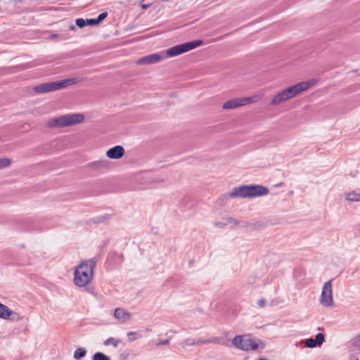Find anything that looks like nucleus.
<instances>
[{
  "label": "nucleus",
  "instance_id": "4",
  "mask_svg": "<svg viewBox=\"0 0 360 360\" xmlns=\"http://www.w3.org/2000/svg\"><path fill=\"white\" fill-rule=\"evenodd\" d=\"M268 193V188L264 186L243 185L233 188L228 195L230 198H255Z\"/></svg>",
  "mask_w": 360,
  "mask_h": 360
},
{
  "label": "nucleus",
  "instance_id": "15",
  "mask_svg": "<svg viewBox=\"0 0 360 360\" xmlns=\"http://www.w3.org/2000/svg\"><path fill=\"white\" fill-rule=\"evenodd\" d=\"M350 352H357L360 354V335L354 338Z\"/></svg>",
  "mask_w": 360,
  "mask_h": 360
},
{
  "label": "nucleus",
  "instance_id": "9",
  "mask_svg": "<svg viewBox=\"0 0 360 360\" xmlns=\"http://www.w3.org/2000/svg\"><path fill=\"white\" fill-rule=\"evenodd\" d=\"M124 155V149L121 146H116L108 149L106 155L110 159H120Z\"/></svg>",
  "mask_w": 360,
  "mask_h": 360
},
{
  "label": "nucleus",
  "instance_id": "7",
  "mask_svg": "<svg viewBox=\"0 0 360 360\" xmlns=\"http://www.w3.org/2000/svg\"><path fill=\"white\" fill-rule=\"evenodd\" d=\"M232 344L236 348L244 351H255L259 348V345H262L260 341L257 342L254 339L246 338L244 335H236L233 339Z\"/></svg>",
  "mask_w": 360,
  "mask_h": 360
},
{
  "label": "nucleus",
  "instance_id": "5",
  "mask_svg": "<svg viewBox=\"0 0 360 360\" xmlns=\"http://www.w3.org/2000/svg\"><path fill=\"white\" fill-rule=\"evenodd\" d=\"M79 82L76 77L68 78L60 81L47 82L36 86L34 90L36 93L42 94L57 91L68 86L75 84Z\"/></svg>",
  "mask_w": 360,
  "mask_h": 360
},
{
  "label": "nucleus",
  "instance_id": "3",
  "mask_svg": "<svg viewBox=\"0 0 360 360\" xmlns=\"http://www.w3.org/2000/svg\"><path fill=\"white\" fill-rule=\"evenodd\" d=\"M96 261L91 259L82 262L74 272V283L77 287H85L91 281Z\"/></svg>",
  "mask_w": 360,
  "mask_h": 360
},
{
  "label": "nucleus",
  "instance_id": "27",
  "mask_svg": "<svg viewBox=\"0 0 360 360\" xmlns=\"http://www.w3.org/2000/svg\"><path fill=\"white\" fill-rule=\"evenodd\" d=\"M98 22L96 19H87L86 20V25H98Z\"/></svg>",
  "mask_w": 360,
  "mask_h": 360
},
{
  "label": "nucleus",
  "instance_id": "32",
  "mask_svg": "<svg viewBox=\"0 0 360 360\" xmlns=\"http://www.w3.org/2000/svg\"><path fill=\"white\" fill-rule=\"evenodd\" d=\"M169 343V340H165L164 341H160L157 345H168Z\"/></svg>",
  "mask_w": 360,
  "mask_h": 360
},
{
  "label": "nucleus",
  "instance_id": "26",
  "mask_svg": "<svg viewBox=\"0 0 360 360\" xmlns=\"http://www.w3.org/2000/svg\"><path fill=\"white\" fill-rule=\"evenodd\" d=\"M226 222H227L228 224H233V226H236V225H238V221L236 219L232 218V217H229V218H227V219H226Z\"/></svg>",
  "mask_w": 360,
  "mask_h": 360
},
{
  "label": "nucleus",
  "instance_id": "31",
  "mask_svg": "<svg viewBox=\"0 0 360 360\" xmlns=\"http://www.w3.org/2000/svg\"><path fill=\"white\" fill-rule=\"evenodd\" d=\"M226 223L224 222H221V221H219V222H216L215 223V225L218 227H220V228H223L226 226Z\"/></svg>",
  "mask_w": 360,
  "mask_h": 360
},
{
  "label": "nucleus",
  "instance_id": "22",
  "mask_svg": "<svg viewBox=\"0 0 360 360\" xmlns=\"http://www.w3.org/2000/svg\"><path fill=\"white\" fill-rule=\"evenodd\" d=\"M195 345V341H194L191 339H186L181 343V345L185 349H186L187 346H191V345Z\"/></svg>",
  "mask_w": 360,
  "mask_h": 360
},
{
  "label": "nucleus",
  "instance_id": "2",
  "mask_svg": "<svg viewBox=\"0 0 360 360\" xmlns=\"http://www.w3.org/2000/svg\"><path fill=\"white\" fill-rule=\"evenodd\" d=\"M316 83V79H311L307 82H300L295 85L291 86L276 94L271 99L270 104L271 105H278L296 96L297 95L308 90Z\"/></svg>",
  "mask_w": 360,
  "mask_h": 360
},
{
  "label": "nucleus",
  "instance_id": "17",
  "mask_svg": "<svg viewBox=\"0 0 360 360\" xmlns=\"http://www.w3.org/2000/svg\"><path fill=\"white\" fill-rule=\"evenodd\" d=\"M121 342V340L119 339H115L114 338H109L104 342L105 346H108L112 345L114 347H117L118 344Z\"/></svg>",
  "mask_w": 360,
  "mask_h": 360
},
{
  "label": "nucleus",
  "instance_id": "28",
  "mask_svg": "<svg viewBox=\"0 0 360 360\" xmlns=\"http://www.w3.org/2000/svg\"><path fill=\"white\" fill-rule=\"evenodd\" d=\"M210 342H214V341H212L210 340H202L200 339L198 341L195 342V345H200V344H207Z\"/></svg>",
  "mask_w": 360,
  "mask_h": 360
},
{
  "label": "nucleus",
  "instance_id": "21",
  "mask_svg": "<svg viewBox=\"0 0 360 360\" xmlns=\"http://www.w3.org/2000/svg\"><path fill=\"white\" fill-rule=\"evenodd\" d=\"M305 346L309 348H314L317 346L314 339L308 338L305 340Z\"/></svg>",
  "mask_w": 360,
  "mask_h": 360
},
{
  "label": "nucleus",
  "instance_id": "6",
  "mask_svg": "<svg viewBox=\"0 0 360 360\" xmlns=\"http://www.w3.org/2000/svg\"><path fill=\"white\" fill-rule=\"evenodd\" d=\"M82 114L65 115L55 117L47 122L46 126L50 128L64 127L81 123L84 120Z\"/></svg>",
  "mask_w": 360,
  "mask_h": 360
},
{
  "label": "nucleus",
  "instance_id": "1",
  "mask_svg": "<svg viewBox=\"0 0 360 360\" xmlns=\"http://www.w3.org/2000/svg\"><path fill=\"white\" fill-rule=\"evenodd\" d=\"M202 44L203 41L202 40L191 41L168 49L166 51V56L161 53L148 55V64L156 63L167 57L176 56L183 53L193 50Z\"/></svg>",
  "mask_w": 360,
  "mask_h": 360
},
{
  "label": "nucleus",
  "instance_id": "11",
  "mask_svg": "<svg viewBox=\"0 0 360 360\" xmlns=\"http://www.w3.org/2000/svg\"><path fill=\"white\" fill-rule=\"evenodd\" d=\"M114 316L116 319L122 321V322L129 320L131 318V314L129 313L120 308L115 309Z\"/></svg>",
  "mask_w": 360,
  "mask_h": 360
},
{
  "label": "nucleus",
  "instance_id": "13",
  "mask_svg": "<svg viewBox=\"0 0 360 360\" xmlns=\"http://www.w3.org/2000/svg\"><path fill=\"white\" fill-rule=\"evenodd\" d=\"M346 200L351 202H359L360 201V190L356 189L348 193L346 195Z\"/></svg>",
  "mask_w": 360,
  "mask_h": 360
},
{
  "label": "nucleus",
  "instance_id": "23",
  "mask_svg": "<svg viewBox=\"0 0 360 360\" xmlns=\"http://www.w3.org/2000/svg\"><path fill=\"white\" fill-rule=\"evenodd\" d=\"M75 22L80 28L84 27L86 25V20L85 21L83 18H77Z\"/></svg>",
  "mask_w": 360,
  "mask_h": 360
},
{
  "label": "nucleus",
  "instance_id": "19",
  "mask_svg": "<svg viewBox=\"0 0 360 360\" xmlns=\"http://www.w3.org/2000/svg\"><path fill=\"white\" fill-rule=\"evenodd\" d=\"M11 163V160L9 158H0V169L8 167Z\"/></svg>",
  "mask_w": 360,
  "mask_h": 360
},
{
  "label": "nucleus",
  "instance_id": "29",
  "mask_svg": "<svg viewBox=\"0 0 360 360\" xmlns=\"http://www.w3.org/2000/svg\"><path fill=\"white\" fill-rule=\"evenodd\" d=\"M266 302V301L264 298H262L258 301L257 304L259 307H263L265 306Z\"/></svg>",
  "mask_w": 360,
  "mask_h": 360
},
{
  "label": "nucleus",
  "instance_id": "8",
  "mask_svg": "<svg viewBox=\"0 0 360 360\" xmlns=\"http://www.w3.org/2000/svg\"><path fill=\"white\" fill-rule=\"evenodd\" d=\"M320 304L326 307H330L333 305L331 281L326 282L323 286Z\"/></svg>",
  "mask_w": 360,
  "mask_h": 360
},
{
  "label": "nucleus",
  "instance_id": "33",
  "mask_svg": "<svg viewBox=\"0 0 360 360\" xmlns=\"http://www.w3.org/2000/svg\"><path fill=\"white\" fill-rule=\"evenodd\" d=\"M94 164L96 165H98V166H101V165H103V163L100 162H94Z\"/></svg>",
  "mask_w": 360,
  "mask_h": 360
},
{
  "label": "nucleus",
  "instance_id": "12",
  "mask_svg": "<svg viewBox=\"0 0 360 360\" xmlns=\"http://www.w3.org/2000/svg\"><path fill=\"white\" fill-rule=\"evenodd\" d=\"M241 107L239 98L229 100L225 102L222 106L224 110H231Z\"/></svg>",
  "mask_w": 360,
  "mask_h": 360
},
{
  "label": "nucleus",
  "instance_id": "36",
  "mask_svg": "<svg viewBox=\"0 0 360 360\" xmlns=\"http://www.w3.org/2000/svg\"><path fill=\"white\" fill-rule=\"evenodd\" d=\"M71 29H74L75 28V26H71L70 27Z\"/></svg>",
  "mask_w": 360,
  "mask_h": 360
},
{
  "label": "nucleus",
  "instance_id": "25",
  "mask_svg": "<svg viewBox=\"0 0 360 360\" xmlns=\"http://www.w3.org/2000/svg\"><path fill=\"white\" fill-rule=\"evenodd\" d=\"M107 16H108V13H106V12H103V13L99 14V15L96 18L98 24L101 23Z\"/></svg>",
  "mask_w": 360,
  "mask_h": 360
},
{
  "label": "nucleus",
  "instance_id": "35",
  "mask_svg": "<svg viewBox=\"0 0 360 360\" xmlns=\"http://www.w3.org/2000/svg\"><path fill=\"white\" fill-rule=\"evenodd\" d=\"M259 360H268L266 358H261Z\"/></svg>",
  "mask_w": 360,
  "mask_h": 360
},
{
  "label": "nucleus",
  "instance_id": "34",
  "mask_svg": "<svg viewBox=\"0 0 360 360\" xmlns=\"http://www.w3.org/2000/svg\"><path fill=\"white\" fill-rule=\"evenodd\" d=\"M148 6H148V5H146V4H143V5H142V8H144V9L147 8Z\"/></svg>",
  "mask_w": 360,
  "mask_h": 360
},
{
  "label": "nucleus",
  "instance_id": "10",
  "mask_svg": "<svg viewBox=\"0 0 360 360\" xmlns=\"http://www.w3.org/2000/svg\"><path fill=\"white\" fill-rule=\"evenodd\" d=\"M12 315H16V313L6 305L0 303V318L8 320Z\"/></svg>",
  "mask_w": 360,
  "mask_h": 360
},
{
  "label": "nucleus",
  "instance_id": "24",
  "mask_svg": "<svg viewBox=\"0 0 360 360\" xmlns=\"http://www.w3.org/2000/svg\"><path fill=\"white\" fill-rule=\"evenodd\" d=\"M136 63L138 65L148 64V59L147 56L142 57V58H139V60H137Z\"/></svg>",
  "mask_w": 360,
  "mask_h": 360
},
{
  "label": "nucleus",
  "instance_id": "37",
  "mask_svg": "<svg viewBox=\"0 0 360 360\" xmlns=\"http://www.w3.org/2000/svg\"><path fill=\"white\" fill-rule=\"evenodd\" d=\"M355 360H359V359H358V358H356Z\"/></svg>",
  "mask_w": 360,
  "mask_h": 360
},
{
  "label": "nucleus",
  "instance_id": "20",
  "mask_svg": "<svg viewBox=\"0 0 360 360\" xmlns=\"http://www.w3.org/2000/svg\"><path fill=\"white\" fill-rule=\"evenodd\" d=\"M314 340H315V342H316L317 345H321L324 342V340H325L324 335L323 333H319L316 335V338Z\"/></svg>",
  "mask_w": 360,
  "mask_h": 360
},
{
  "label": "nucleus",
  "instance_id": "16",
  "mask_svg": "<svg viewBox=\"0 0 360 360\" xmlns=\"http://www.w3.org/2000/svg\"><path fill=\"white\" fill-rule=\"evenodd\" d=\"M86 354V349L83 347H80L75 349V351L74 352L73 356L75 359L79 360L82 357L85 356Z\"/></svg>",
  "mask_w": 360,
  "mask_h": 360
},
{
  "label": "nucleus",
  "instance_id": "18",
  "mask_svg": "<svg viewBox=\"0 0 360 360\" xmlns=\"http://www.w3.org/2000/svg\"><path fill=\"white\" fill-rule=\"evenodd\" d=\"M93 360H110V359L102 352H96L93 356Z\"/></svg>",
  "mask_w": 360,
  "mask_h": 360
},
{
  "label": "nucleus",
  "instance_id": "30",
  "mask_svg": "<svg viewBox=\"0 0 360 360\" xmlns=\"http://www.w3.org/2000/svg\"><path fill=\"white\" fill-rule=\"evenodd\" d=\"M135 334H136V332H129L127 333V336L129 337V341H133L134 340H135V338H130V337H133L134 335H135Z\"/></svg>",
  "mask_w": 360,
  "mask_h": 360
},
{
  "label": "nucleus",
  "instance_id": "14",
  "mask_svg": "<svg viewBox=\"0 0 360 360\" xmlns=\"http://www.w3.org/2000/svg\"><path fill=\"white\" fill-rule=\"evenodd\" d=\"M259 96H252V97H244V98H239L240 105L243 106L245 105L251 104L256 103L259 101Z\"/></svg>",
  "mask_w": 360,
  "mask_h": 360
}]
</instances>
